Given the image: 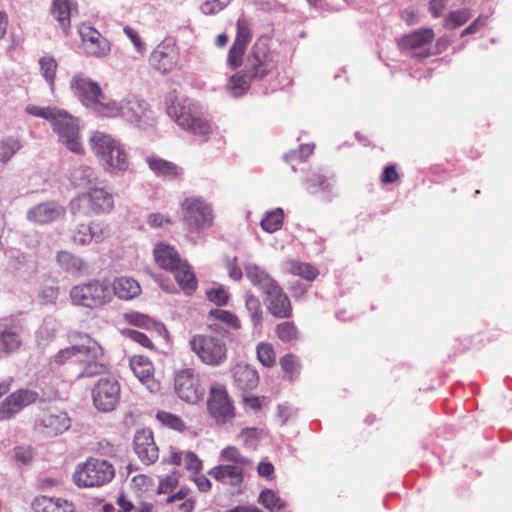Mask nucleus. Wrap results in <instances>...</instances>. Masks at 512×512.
<instances>
[{"label":"nucleus","instance_id":"obj_7","mask_svg":"<svg viewBox=\"0 0 512 512\" xmlns=\"http://www.w3.org/2000/svg\"><path fill=\"white\" fill-rule=\"evenodd\" d=\"M209 416L219 425L231 422L235 417V406L227 387L222 383L210 386L207 398Z\"/></svg>","mask_w":512,"mask_h":512},{"label":"nucleus","instance_id":"obj_29","mask_svg":"<svg viewBox=\"0 0 512 512\" xmlns=\"http://www.w3.org/2000/svg\"><path fill=\"white\" fill-rule=\"evenodd\" d=\"M62 208L54 202L41 203L28 211L27 217L30 221L38 224H47L60 217Z\"/></svg>","mask_w":512,"mask_h":512},{"label":"nucleus","instance_id":"obj_35","mask_svg":"<svg viewBox=\"0 0 512 512\" xmlns=\"http://www.w3.org/2000/svg\"><path fill=\"white\" fill-rule=\"evenodd\" d=\"M246 276L254 286L259 287L264 294L272 290L278 284L266 271L257 265L246 267Z\"/></svg>","mask_w":512,"mask_h":512},{"label":"nucleus","instance_id":"obj_13","mask_svg":"<svg viewBox=\"0 0 512 512\" xmlns=\"http://www.w3.org/2000/svg\"><path fill=\"white\" fill-rule=\"evenodd\" d=\"M175 392L180 399L195 404L204 396L199 375L191 368L180 370L174 379Z\"/></svg>","mask_w":512,"mask_h":512},{"label":"nucleus","instance_id":"obj_24","mask_svg":"<svg viewBox=\"0 0 512 512\" xmlns=\"http://www.w3.org/2000/svg\"><path fill=\"white\" fill-rule=\"evenodd\" d=\"M146 163L150 170L158 177L178 180L183 175V170L176 163L163 159L156 155L146 157Z\"/></svg>","mask_w":512,"mask_h":512},{"label":"nucleus","instance_id":"obj_52","mask_svg":"<svg viewBox=\"0 0 512 512\" xmlns=\"http://www.w3.org/2000/svg\"><path fill=\"white\" fill-rule=\"evenodd\" d=\"M246 308L250 313L251 320L255 327L261 326L263 313L261 309L260 301L257 297L251 295L248 296L245 302Z\"/></svg>","mask_w":512,"mask_h":512},{"label":"nucleus","instance_id":"obj_54","mask_svg":"<svg viewBox=\"0 0 512 512\" xmlns=\"http://www.w3.org/2000/svg\"><path fill=\"white\" fill-rule=\"evenodd\" d=\"M179 484V474L173 472L169 475H166L162 479H160L159 484L157 486L156 493L158 495L161 494H170Z\"/></svg>","mask_w":512,"mask_h":512},{"label":"nucleus","instance_id":"obj_8","mask_svg":"<svg viewBox=\"0 0 512 512\" xmlns=\"http://www.w3.org/2000/svg\"><path fill=\"white\" fill-rule=\"evenodd\" d=\"M276 67L277 61L274 59L268 45L261 41L255 42L246 57L244 67L249 79H263L274 71Z\"/></svg>","mask_w":512,"mask_h":512},{"label":"nucleus","instance_id":"obj_6","mask_svg":"<svg viewBox=\"0 0 512 512\" xmlns=\"http://www.w3.org/2000/svg\"><path fill=\"white\" fill-rule=\"evenodd\" d=\"M183 220L191 231H204L213 226L212 206L200 196H189L180 204Z\"/></svg>","mask_w":512,"mask_h":512},{"label":"nucleus","instance_id":"obj_9","mask_svg":"<svg viewBox=\"0 0 512 512\" xmlns=\"http://www.w3.org/2000/svg\"><path fill=\"white\" fill-rule=\"evenodd\" d=\"M191 349L206 365L218 366L226 360L227 347L222 338L195 335L190 340Z\"/></svg>","mask_w":512,"mask_h":512},{"label":"nucleus","instance_id":"obj_22","mask_svg":"<svg viewBox=\"0 0 512 512\" xmlns=\"http://www.w3.org/2000/svg\"><path fill=\"white\" fill-rule=\"evenodd\" d=\"M244 470L239 466L221 464L213 467L208 473L218 482L231 487L233 492L239 493L244 482Z\"/></svg>","mask_w":512,"mask_h":512},{"label":"nucleus","instance_id":"obj_4","mask_svg":"<svg viewBox=\"0 0 512 512\" xmlns=\"http://www.w3.org/2000/svg\"><path fill=\"white\" fill-rule=\"evenodd\" d=\"M70 299L74 305L99 309L112 301V292L105 281L94 279L73 286Z\"/></svg>","mask_w":512,"mask_h":512},{"label":"nucleus","instance_id":"obj_46","mask_svg":"<svg viewBox=\"0 0 512 512\" xmlns=\"http://www.w3.org/2000/svg\"><path fill=\"white\" fill-rule=\"evenodd\" d=\"M236 30L234 43L247 47L248 43L251 41L252 32L250 29V21L244 14L240 15L237 19Z\"/></svg>","mask_w":512,"mask_h":512},{"label":"nucleus","instance_id":"obj_14","mask_svg":"<svg viewBox=\"0 0 512 512\" xmlns=\"http://www.w3.org/2000/svg\"><path fill=\"white\" fill-rule=\"evenodd\" d=\"M178 57L179 48L176 42L172 39H165L156 46L149 60L155 69L167 73L176 67Z\"/></svg>","mask_w":512,"mask_h":512},{"label":"nucleus","instance_id":"obj_20","mask_svg":"<svg viewBox=\"0 0 512 512\" xmlns=\"http://www.w3.org/2000/svg\"><path fill=\"white\" fill-rule=\"evenodd\" d=\"M71 88L81 103L89 108L104 94L98 83L83 77L75 75L71 81Z\"/></svg>","mask_w":512,"mask_h":512},{"label":"nucleus","instance_id":"obj_25","mask_svg":"<svg viewBox=\"0 0 512 512\" xmlns=\"http://www.w3.org/2000/svg\"><path fill=\"white\" fill-rule=\"evenodd\" d=\"M130 368L140 382L145 384L151 391L157 388V385L154 383V366L147 357L142 355L131 357Z\"/></svg>","mask_w":512,"mask_h":512},{"label":"nucleus","instance_id":"obj_55","mask_svg":"<svg viewBox=\"0 0 512 512\" xmlns=\"http://www.w3.org/2000/svg\"><path fill=\"white\" fill-rule=\"evenodd\" d=\"M25 111L33 116L41 117L49 121H53L56 116L59 115V109L52 107H40L36 105H28Z\"/></svg>","mask_w":512,"mask_h":512},{"label":"nucleus","instance_id":"obj_57","mask_svg":"<svg viewBox=\"0 0 512 512\" xmlns=\"http://www.w3.org/2000/svg\"><path fill=\"white\" fill-rule=\"evenodd\" d=\"M126 336L130 338L132 341L140 344L144 348H147L149 350H153L155 348L152 340L144 333L134 330V329H128L125 332Z\"/></svg>","mask_w":512,"mask_h":512},{"label":"nucleus","instance_id":"obj_18","mask_svg":"<svg viewBox=\"0 0 512 512\" xmlns=\"http://www.w3.org/2000/svg\"><path fill=\"white\" fill-rule=\"evenodd\" d=\"M133 445L135 453L144 464H153L158 459L159 449L150 429L138 430L135 433Z\"/></svg>","mask_w":512,"mask_h":512},{"label":"nucleus","instance_id":"obj_64","mask_svg":"<svg viewBox=\"0 0 512 512\" xmlns=\"http://www.w3.org/2000/svg\"><path fill=\"white\" fill-rule=\"evenodd\" d=\"M280 365L282 369L290 375V378L298 372L296 358L292 354H286L281 357Z\"/></svg>","mask_w":512,"mask_h":512},{"label":"nucleus","instance_id":"obj_37","mask_svg":"<svg viewBox=\"0 0 512 512\" xmlns=\"http://www.w3.org/2000/svg\"><path fill=\"white\" fill-rule=\"evenodd\" d=\"M57 262L63 269L72 274H82L87 271L86 263L67 251H61L57 254Z\"/></svg>","mask_w":512,"mask_h":512},{"label":"nucleus","instance_id":"obj_51","mask_svg":"<svg viewBox=\"0 0 512 512\" xmlns=\"http://www.w3.org/2000/svg\"><path fill=\"white\" fill-rule=\"evenodd\" d=\"M124 319L133 326L145 329H149L155 325L154 320L150 316L136 311L125 313Z\"/></svg>","mask_w":512,"mask_h":512},{"label":"nucleus","instance_id":"obj_58","mask_svg":"<svg viewBox=\"0 0 512 512\" xmlns=\"http://www.w3.org/2000/svg\"><path fill=\"white\" fill-rule=\"evenodd\" d=\"M488 23L487 15H479L470 25H468L462 32L461 37L478 33Z\"/></svg>","mask_w":512,"mask_h":512},{"label":"nucleus","instance_id":"obj_11","mask_svg":"<svg viewBox=\"0 0 512 512\" xmlns=\"http://www.w3.org/2000/svg\"><path fill=\"white\" fill-rule=\"evenodd\" d=\"M53 131L59 136V140L73 153L83 154L84 148L79 137V125L77 120L65 111H59V115L51 122Z\"/></svg>","mask_w":512,"mask_h":512},{"label":"nucleus","instance_id":"obj_42","mask_svg":"<svg viewBox=\"0 0 512 512\" xmlns=\"http://www.w3.org/2000/svg\"><path fill=\"white\" fill-rule=\"evenodd\" d=\"M40 72L50 88L53 90L55 85L58 64L54 57L50 55L43 56L39 59Z\"/></svg>","mask_w":512,"mask_h":512},{"label":"nucleus","instance_id":"obj_49","mask_svg":"<svg viewBox=\"0 0 512 512\" xmlns=\"http://www.w3.org/2000/svg\"><path fill=\"white\" fill-rule=\"evenodd\" d=\"M251 81L244 69L230 78L228 87L235 96H239L249 89Z\"/></svg>","mask_w":512,"mask_h":512},{"label":"nucleus","instance_id":"obj_34","mask_svg":"<svg viewBox=\"0 0 512 512\" xmlns=\"http://www.w3.org/2000/svg\"><path fill=\"white\" fill-rule=\"evenodd\" d=\"M171 272L185 294L191 295L196 290L197 280L195 274L192 267L186 261L183 260Z\"/></svg>","mask_w":512,"mask_h":512},{"label":"nucleus","instance_id":"obj_21","mask_svg":"<svg viewBox=\"0 0 512 512\" xmlns=\"http://www.w3.org/2000/svg\"><path fill=\"white\" fill-rule=\"evenodd\" d=\"M93 351H97V342L90 337H86L81 345H73L58 351L53 356V362L57 365L70 364L78 366V362L83 359L86 355L85 353Z\"/></svg>","mask_w":512,"mask_h":512},{"label":"nucleus","instance_id":"obj_40","mask_svg":"<svg viewBox=\"0 0 512 512\" xmlns=\"http://www.w3.org/2000/svg\"><path fill=\"white\" fill-rule=\"evenodd\" d=\"M89 109L102 117H116L122 114V104L118 105L116 102H106L104 94L94 105H91Z\"/></svg>","mask_w":512,"mask_h":512},{"label":"nucleus","instance_id":"obj_23","mask_svg":"<svg viewBox=\"0 0 512 512\" xmlns=\"http://www.w3.org/2000/svg\"><path fill=\"white\" fill-rule=\"evenodd\" d=\"M85 354L83 359L78 362V369L75 371L77 377H92L108 371V366L100 361V358L103 356V350L98 343L97 351Z\"/></svg>","mask_w":512,"mask_h":512},{"label":"nucleus","instance_id":"obj_1","mask_svg":"<svg viewBox=\"0 0 512 512\" xmlns=\"http://www.w3.org/2000/svg\"><path fill=\"white\" fill-rule=\"evenodd\" d=\"M91 150L96 154L106 169L126 171L129 167L127 153L123 145L111 135L95 131L89 141Z\"/></svg>","mask_w":512,"mask_h":512},{"label":"nucleus","instance_id":"obj_56","mask_svg":"<svg viewBox=\"0 0 512 512\" xmlns=\"http://www.w3.org/2000/svg\"><path fill=\"white\" fill-rule=\"evenodd\" d=\"M245 50V46L233 42L227 56V64L232 69H236L241 66Z\"/></svg>","mask_w":512,"mask_h":512},{"label":"nucleus","instance_id":"obj_63","mask_svg":"<svg viewBox=\"0 0 512 512\" xmlns=\"http://www.w3.org/2000/svg\"><path fill=\"white\" fill-rule=\"evenodd\" d=\"M228 0L221 1V0H206L201 5V11L206 15L216 14L224 9V7L227 5Z\"/></svg>","mask_w":512,"mask_h":512},{"label":"nucleus","instance_id":"obj_33","mask_svg":"<svg viewBox=\"0 0 512 512\" xmlns=\"http://www.w3.org/2000/svg\"><path fill=\"white\" fill-rule=\"evenodd\" d=\"M284 273L298 276L306 281L312 282L319 275V270L310 263L297 259H287L282 264Z\"/></svg>","mask_w":512,"mask_h":512},{"label":"nucleus","instance_id":"obj_59","mask_svg":"<svg viewBox=\"0 0 512 512\" xmlns=\"http://www.w3.org/2000/svg\"><path fill=\"white\" fill-rule=\"evenodd\" d=\"M207 298L218 306L226 305L229 295L223 288H214L207 291Z\"/></svg>","mask_w":512,"mask_h":512},{"label":"nucleus","instance_id":"obj_44","mask_svg":"<svg viewBox=\"0 0 512 512\" xmlns=\"http://www.w3.org/2000/svg\"><path fill=\"white\" fill-rule=\"evenodd\" d=\"M284 212L281 208H276L268 213L261 221V227L268 233L279 230L283 225Z\"/></svg>","mask_w":512,"mask_h":512},{"label":"nucleus","instance_id":"obj_17","mask_svg":"<svg viewBox=\"0 0 512 512\" xmlns=\"http://www.w3.org/2000/svg\"><path fill=\"white\" fill-rule=\"evenodd\" d=\"M82 45L87 54L104 57L110 52V42L94 27L82 24L79 28Z\"/></svg>","mask_w":512,"mask_h":512},{"label":"nucleus","instance_id":"obj_26","mask_svg":"<svg viewBox=\"0 0 512 512\" xmlns=\"http://www.w3.org/2000/svg\"><path fill=\"white\" fill-rule=\"evenodd\" d=\"M233 381L243 393L252 391L259 383L258 372L250 365L237 364L233 369Z\"/></svg>","mask_w":512,"mask_h":512},{"label":"nucleus","instance_id":"obj_41","mask_svg":"<svg viewBox=\"0 0 512 512\" xmlns=\"http://www.w3.org/2000/svg\"><path fill=\"white\" fill-rule=\"evenodd\" d=\"M220 457L223 461L228 462L230 466H239L240 468L246 469L250 467L252 462L250 459L245 457L240 453V451L235 446H227L225 447L221 453Z\"/></svg>","mask_w":512,"mask_h":512},{"label":"nucleus","instance_id":"obj_45","mask_svg":"<svg viewBox=\"0 0 512 512\" xmlns=\"http://www.w3.org/2000/svg\"><path fill=\"white\" fill-rule=\"evenodd\" d=\"M256 356L264 367L271 368L276 364V353L273 345L269 342H260L257 345Z\"/></svg>","mask_w":512,"mask_h":512},{"label":"nucleus","instance_id":"obj_47","mask_svg":"<svg viewBox=\"0 0 512 512\" xmlns=\"http://www.w3.org/2000/svg\"><path fill=\"white\" fill-rule=\"evenodd\" d=\"M21 343L19 335L15 332L0 333V351L3 356L17 351Z\"/></svg>","mask_w":512,"mask_h":512},{"label":"nucleus","instance_id":"obj_16","mask_svg":"<svg viewBox=\"0 0 512 512\" xmlns=\"http://www.w3.org/2000/svg\"><path fill=\"white\" fill-rule=\"evenodd\" d=\"M39 394L28 389H18L10 394L0 405V415L3 419H10L23 408L34 404Z\"/></svg>","mask_w":512,"mask_h":512},{"label":"nucleus","instance_id":"obj_5","mask_svg":"<svg viewBox=\"0 0 512 512\" xmlns=\"http://www.w3.org/2000/svg\"><path fill=\"white\" fill-rule=\"evenodd\" d=\"M114 475L115 469L110 462L90 457L77 465L73 479L78 487H99L110 482Z\"/></svg>","mask_w":512,"mask_h":512},{"label":"nucleus","instance_id":"obj_50","mask_svg":"<svg viewBox=\"0 0 512 512\" xmlns=\"http://www.w3.org/2000/svg\"><path fill=\"white\" fill-rule=\"evenodd\" d=\"M156 418L162 425L169 427L173 430L179 432H183L186 430V425L184 421L177 415H174L170 412L159 411L156 414Z\"/></svg>","mask_w":512,"mask_h":512},{"label":"nucleus","instance_id":"obj_36","mask_svg":"<svg viewBox=\"0 0 512 512\" xmlns=\"http://www.w3.org/2000/svg\"><path fill=\"white\" fill-rule=\"evenodd\" d=\"M108 236L106 228H100V233L93 230L89 225H80L73 234V241L79 245L89 244L92 240L102 242Z\"/></svg>","mask_w":512,"mask_h":512},{"label":"nucleus","instance_id":"obj_43","mask_svg":"<svg viewBox=\"0 0 512 512\" xmlns=\"http://www.w3.org/2000/svg\"><path fill=\"white\" fill-rule=\"evenodd\" d=\"M258 502L270 512H281L284 508L282 499L271 489L263 490L258 497Z\"/></svg>","mask_w":512,"mask_h":512},{"label":"nucleus","instance_id":"obj_48","mask_svg":"<svg viewBox=\"0 0 512 512\" xmlns=\"http://www.w3.org/2000/svg\"><path fill=\"white\" fill-rule=\"evenodd\" d=\"M470 18L471 11L468 8L451 11L444 19V27L447 29H456L468 22Z\"/></svg>","mask_w":512,"mask_h":512},{"label":"nucleus","instance_id":"obj_31","mask_svg":"<svg viewBox=\"0 0 512 512\" xmlns=\"http://www.w3.org/2000/svg\"><path fill=\"white\" fill-rule=\"evenodd\" d=\"M113 293L119 299L131 300L141 294V286L137 280L132 277H116L112 282Z\"/></svg>","mask_w":512,"mask_h":512},{"label":"nucleus","instance_id":"obj_27","mask_svg":"<svg viewBox=\"0 0 512 512\" xmlns=\"http://www.w3.org/2000/svg\"><path fill=\"white\" fill-rule=\"evenodd\" d=\"M78 12L76 0H53L51 14L59 22L65 34H68L71 26V16Z\"/></svg>","mask_w":512,"mask_h":512},{"label":"nucleus","instance_id":"obj_53","mask_svg":"<svg viewBox=\"0 0 512 512\" xmlns=\"http://www.w3.org/2000/svg\"><path fill=\"white\" fill-rule=\"evenodd\" d=\"M210 315L232 329H239L241 327L238 317L229 311L214 309L210 311Z\"/></svg>","mask_w":512,"mask_h":512},{"label":"nucleus","instance_id":"obj_61","mask_svg":"<svg viewBox=\"0 0 512 512\" xmlns=\"http://www.w3.org/2000/svg\"><path fill=\"white\" fill-rule=\"evenodd\" d=\"M449 45H450L449 38L446 36H442L436 41V44H435L436 50L434 52H431L430 49H424L423 52L416 54L415 57L418 59H425V58L431 56L432 54H439V53L443 52L444 50H446L448 48Z\"/></svg>","mask_w":512,"mask_h":512},{"label":"nucleus","instance_id":"obj_39","mask_svg":"<svg viewBox=\"0 0 512 512\" xmlns=\"http://www.w3.org/2000/svg\"><path fill=\"white\" fill-rule=\"evenodd\" d=\"M275 334L280 341L288 344L296 343L300 335L296 324L292 321H283L277 324Z\"/></svg>","mask_w":512,"mask_h":512},{"label":"nucleus","instance_id":"obj_62","mask_svg":"<svg viewBox=\"0 0 512 512\" xmlns=\"http://www.w3.org/2000/svg\"><path fill=\"white\" fill-rule=\"evenodd\" d=\"M399 180V173L395 164H390L384 167L380 181L382 184H393Z\"/></svg>","mask_w":512,"mask_h":512},{"label":"nucleus","instance_id":"obj_19","mask_svg":"<svg viewBox=\"0 0 512 512\" xmlns=\"http://www.w3.org/2000/svg\"><path fill=\"white\" fill-rule=\"evenodd\" d=\"M268 312L279 319H288L293 314L292 303L280 285L265 294Z\"/></svg>","mask_w":512,"mask_h":512},{"label":"nucleus","instance_id":"obj_30","mask_svg":"<svg viewBox=\"0 0 512 512\" xmlns=\"http://www.w3.org/2000/svg\"><path fill=\"white\" fill-rule=\"evenodd\" d=\"M154 258L159 267L170 272L183 261L175 247L165 243L156 245Z\"/></svg>","mask_w":512,"mask_h":512},{"label":"nucleus","instance_id":"obj_38","mask_svg":"<svg viewBox=\"0 0 512 512\" xmlns=\"http://www.w3.org/2000/svg\"><path fill=\"white\" fill-rule=\"evenodd\" d=\"M23 147L19 138L8 136L0 140V164H7Z\"/></svg>","mask_w":512,"mask_h":512},{"label":"nucleus","instance_id":"obj_3","mask_svg":"<svg viewBox=\"0 0 512 512\" xmlns=\"http://www.w3.org/2000/svg\"><path fill=\"white\" fill-rule=\"evenodd\" d=\"M74 215L91 217L107 214L114 208L113 195L104 188H90L71 201Z\"/></svg>","mask_w":512,"mask_h":512},{"label":"nucleus","instance_id":"obj_15","mask_svg":"<svg viewBox=\"0 0 512 512\" xmlns=\"http://www.w3.org/2000/svg\"><path fill=\"white\" fill-rule=\"evenodd\" d=\"M121 117L139 127L150 126L155 121L154 113L148 104L144 100L135 97L122 103Z\"/></svg>","mask_w":512,"mask_h":512},{"label":"nucleus","instance_id":"obj_12","mask_svg":"<svg viewBox=\"0 0 512 512\" xmlns=\"http://www.w3.org/2000/svg\"><path fill=\"white\" fill-rule=\"evenodd\" d=\"M70 426L71 419L66 412L48 408L36 418L34 430L41 435L54 437L67 431Z\"/></svg>","mask_w":512,"mask_h":512},{"label":"nucleus","instance_id":"obj_10","mask_svg":"<svg viewBox=\"0 0 512 512\" xmlns=\"http://www.w3.org/2000/svg\"><path fill=\"white\" fill-rule=\"evenodd\" d=\"M120 397V383L113 377L100 378L92 388L93 404L101 412L115 410Z\"/></svg>","mask_w":512,"mask_h":512},{"label":"nucleus","instance_id":"obj_60","mask_svg":"<svg viewBox=\"0 0 512 512\" xmlns=\"http://www.w3.org/2000/svg\"><path fill=\"white\" fill-rule=\"evenodd\" d=\"M147 223L152 228H161L165 225H171L173 221L170 216L156 212L148 215Z\"/></svg>","mask_w":512,"mask_h":512},{"label":"nucleus","instance_id":"obj_28","mask_svg":"<svg viewBox=\"0 0 512 512\" xmlns=\"http://www.w3.org/2000/svg\"><path fill=\"white\" fill-rule=\"evenodd\" d=\"M435 37L432 28H420L400 38L398 45L401 49L414 50L425 47Z\"/></svg>","mask_w":512,"mask_h":512},{"label":"nucleus","instance_id":"obj_2","mask_svg":"<svg viewBox=\"0 0 512 512\" xmlns=\"http://www.w3.org/2000/svg\"><path fill=\"white\" fill-rule=\"evenodd\" d=\"M168 115L183 129L194 134L207 135L211 126L199 107L188 98H175L167 107Z\"/></svg>","mask_w":512,"mask_h":512},{"label":"nucleus","instance_id":"obj_32","mask_svg":"<svg viewBox=\"0 0 512 512\" xmlns=\"http://www.w3.org/2000/svg\"><path fill=\"white\" fill-rule=\"evenodd\" d=\"M35 512H74L75 507L71 501L63 498H50L40 496L32 504Z\"/></svg>","mask_w":512,"mask_h":512}]
</instances>
